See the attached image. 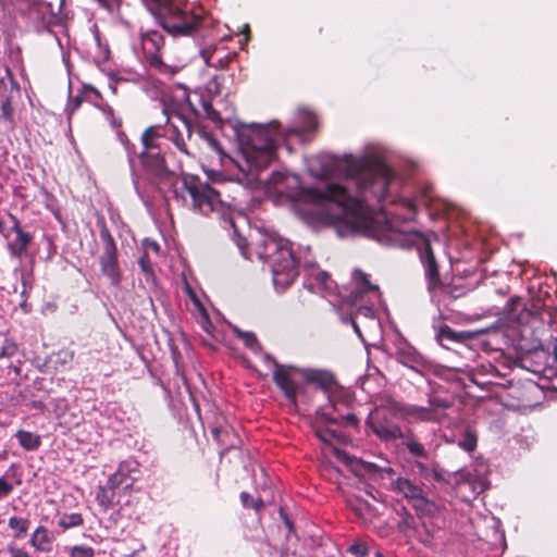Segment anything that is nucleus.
Wrapping results in <instances>:
<instances>
[{
	"label": "nucleus",
	"mask_w": 557,
	"mask_h": 557,
	"mask_svg": "<svg viewBox=\"0 0 557 557\" xmlns=\"http://www.w3.org/2000/svg\"><path fill=\"white\" fill-rule=\"evenodd\" d=\"M346 175L352 180L359 196H351L348 190L335 183L327 184L324 189L305 187L300 198L305 202L322 206L325 202L337 205L347 216V223L357 232L372 236L375 220L369 211L367 201L375 199L379 203L395 202L388 188L395 173L384 162L373 158L350 159L346 165Z\"/></svg>",
	"instance_id": "1"
},
{
	"label": "nucleus",
	"mask_w": 557,
	"mask_h": 557,
	"mask_svg": "<svg viewBox=\"0 0 557 557\" xmlns=\"http://www.w3.org/2000/svg\"><path fill=\"white\" fill-rule=\"evenodd\" d=\"M256 253L259 259L270 263L276 289H286L298 276V261L283 239L268 235L262 236L256 243Z\"/></svg>",
	"instance_id": "2"
},
{
	"label": "nucleus",
	"mask_w": 557,
	"mask_h": 557,
	"mask_svg": "<svg viewBox=\"0 0 557 557\" xmlns=\"http://www.w3.org/2000/svg\"><path fill=\"white\" fill-rule=\"evenodd\" d=\"M394 419L395 418L386 414V411L376 409L369 416L367 424L381 441L391 442L401 440L403 445L408 449L411 456L426 459L429 453L424 445L419 442L413 431L411 429L403 430Z\"/></svg>",
	"instance_id": "3"
},
{
	"label": "nucleus",
	"mask_w": 557,
	"mask_h": 557,
	"mask_svg": "<svg viewBox=\"0 0 557 557\" xmlns=\"http://www.w3.org/2000/svg\"><path fill=\"white\" fill-rule=\"evenodd\" d=\"M240 141L248 148V159L256 168H267L276 157L277 132L272 126L250 125L240 135Z\"/></svg>",
	"instance_id": "4"
},
{
	"label": "nucleus",
	"mask_w": 557,
	"mask_h": 557,
	"mask_svg": "<svg viewBox=\"0 0 557 557\" xmlns=\"http://www.w3.org/2000/svg\"><path fill=\"white\" fill-rule=\"evenodd\" d=\"M182 183L195 211L203 215L216 212L224 216L227 213L231 203L222 199L220 190L194 175L184 174Z\"/></svg>",
	"instance_id": "5"
},
{
	"label": "nucleus",
	"mask_w": 557,
	"mask_h": 557,
	"mask_svg": "<svg viewBox=\"0 0 557 557\" xmlns=\"http://www.w3.org/2000/svg\"><path fill=\"white\" fill-rule=\"evenodd\" d=\"M152 13L161 26L173 36H190L200 26L201 18L181 10L169 0H153Z\"/></svg>",
	"instance_id": "6"
},
{
	"label": "nucleus",
	"mask_w": 557,
	"mask_h": 557,
	"mask_svg": "<svg viewBox=\"0 0 557 557\" xmlns=\"http://www.w3.org/2000/svg\"><path fill=\"white\" fill-rule=\"evenodd\" d=\"M388 490L400 494L416 510L418 516H434L437 507L429 498L423 482H417L408 476L397 475L388 486Z\"/></svg>",
	"instance_id": "7"
},
{
	"label": "nucleus",
	"mask_w": 557,
	"mask_h": 557,
	"mask_svg": "<svg viewBox=\"0 0 557 557\" xmlns=\"http://www.w3.org/2000/svg\"><path fill=\"white\" fill-rule=\"evenodd\" d=\"M99 235L102 242V253L99 257L101 273L110 280L111 284L119 285L122 280V272L117 258L116 243L104 224L101 226Z\"/></svg>",
	"instance_id": "8"
},
{
	"label": "nucleus",
	"mask_w": 557,
	"mask_h": 557,
	"mask_svg": "<svg viewBox=\"0 0 557 557\" xmlns=\"http://www.w3.org/2000/svg\"><path fill=\"white\" fill-rule=\"evenodd\" d=\"M141 46L146 62L150 67L163 75H174L177 67L166 64L160 55V50L164 46L163 35L158 30H148L141 35Z\"/></svg>",
	"instance_id": "9"
},
{
	"label": "nucleus",
	"mask_w": 557,
	"mask_h": 557,
	"mask_svg": "<svg viewBox=\"0 0 557 557\" xmlns=\"http://www.w3.org/2000/svg\"><path fill=\"white\" fill-rule=\"evenodd\" d=\"M138 158L145 175L151 183L160 184L170 181L174 176L161 150H143Z\"/></svg>",
	"instance_id": "10"
},
{
	"label": "nucleus",
	"mask_w": 557,
	"mask_h": 557,
	"mask_svg": "<svg viewBox=\"0 0 557 557\" xmlns=\"http://www.w3.org/2000/svg\"><path fill=\"white\" fill-rule=\"evenodd\" d=\"M265 360L270 361L273 367V382L277 388L283 393L285 398L293 407H297V394L299 384L294 380L292 371L297 370L294 367H288L280 363L271 355H265Z\"/></svg>",
	"instance_id": "11"
},
{
	"label": "nucleus",
	"mask_w": 557,
	"mask_h": 557,
	"mask_svg": "<svg viewBox=\"0 0 557 557\" xmlns=\"http://www.w3.org/2000/svg\"><path fill=\"white\" fill-rule=\"evenodd\" d=\"M419 259L424 270L426 288L429 293H433L444 287V283L440 272V263L435 257L433 248L429 239L423 238L418 248Z\"/></svg>",
	"instance_id": "12"
},
{
	"label": "nucleus",
	"mask_w": 557,
	"mask_h": 557,
	"mask_svg": "<svg viewBox=\"0 0 557 557\" xmlns=\"http://www.w3.org/2000/svg\"><path fill=\"white\" fill-rule=\"evenodd\" d=\"M176 119L180 124L172 122L166 114L165 125H162L163 134H165L164 137H168L182 153L190 156L185 141V135L188 138L191 137V126L181 114H177Z\"/></svg>",
	"instance_id": "13"
},
{
	"label": "nucleus",
	"mask_w": 557,
	"mask_h": 557,
	"mask_svg": "<svg viewBox=\"0 0 557 557\" xmlns=\"http://www.w3.org/2000/svg\"><path fill=\"white\" fill-rule=\"evenodd\" d=\"M557 360V346H554V355L552 356L543 348H536L530 351L523 359L524 367L533 373L544 374L549 376L554 374V369L550 362Z\"/></svg>",
	"instance_id": "14"
},
{
	"label": "nucleus",
	"mask_w": 557,
	"mask_h": 557,
	"mask_svg": "<svg viewBox=\"0 0 557 557\" xmlns=\"http://www.w3.org/2000/svg\"><path fill=\"white\" fill-rule=\"evenodd\" d=\"M200 55L208 66L224 71L228 69L230 63L235 60L237 53L228 51L224 46L212 45L202 48Z\"/></svg>",
	"instance_id": "15"
},
{
	"label": "nucleus",
	"mask_w": 557,
	"mask_h": 557,
	"mask_svg": "<svg viewBox=\"0 0 557 557\" xmlns=\"http://www.w3.org/2000/svg\"><path fill=\"white\" fill-rule=\"evenodd\" d=\"M139 462L135 458H127L119 463L116 471L108 479L112 484L117 486L125 483L127 480L131 482L125 485V490L132 487L133 483L138 479Z\"/></svg>",
	"instance_id": "16"
},
{
	"label": "nucleus",
	"mask_w": 557,
	"mask_h": 557,
	"mask_svg": "<svg viewBox=\"0 0 557 557\" xmlns=\"http://www.w3.org/2000/svg\"><path fill=\"white\" fill-rule=\"evenodd\" d=\"M211 434L221 447V455L228 453L232 449H237L242 445V438L237 432L228 424L213 426Z\"/></svg>",
	"instance_id": "17"
},
{
	"label": "nucleus",
	"mask_w": 557,
	"mask_h": 557,
	"mask_svg": "<svg viewBox=\"0 0 557 557\" xmlns=\"http://www.w3.org/2000/svg\"><path fill=\"white\" fill-rule=\"evenodd\" d=\"M119 486L112 484L108 479L104 485H100L96 493V502L103 511L112 509L115 505L116 493Z\"/></svg>",
	"instance_id": "18"
},
{
	"label": "nucleus",
	"mask_w": 557,
	"mask_h": 557,
	"mask_svg": "<svg viewBox=\"0 0 557 557\" xmlns=\"http://www.w3.org/2000/svg\"><path fill=\"white\" fill-rule=\"evenodd\" d=\"M14 240L8 243V250L11 257L21 259L33 242V235L28 232L20 231L15 233Z\"/></svg>",
	"instance_id": "19"
},
{
	"label": "nucleus",
	"mask_w": 557,
	"mask_h": 557,
	"mask_svg": "<svg viewBox=\"0 0 557 557\" xmlns=\"http://www.w3.org/2000/svg\"><path fill=\"white\" fill-rule=\"evenodd\" d=\"M473 335L470 332H458L453 330L449 325L444 324L440 326L437 333H436V339L442 346H446L445 342L450 343H460L463 344L467 341L471 339Z\"/></svg>",
	"instance_id": "20"
},
{
	"label": "nucleus",
	"mask_w": 557,
	"mask_h": 557,
	"mask_svg": "<svg viewBox=\"0 0 557 557\" xmlns=\"http://www.w3.org/2000/svg\"><path fill=\"white\" fill-rule=\"evenodd\" d=\"M309 383L318 385L323 391H330L336 384L334 375L325 370H307L304 372Z\"/></svg>",
	"instance_id": "21"
},
{
	"label": "nucleus",
	"mask_w": 557,
	"mask_h": 557,
	"mask_svg": "<svg viewBox=\"0 0 557 557\" xmlns=\"http://www.w3.org/2000/svg\"><path fill=\"white\" fill-rule=\"evenodd\" d=\"M163 126L160 124L147 127L141 135L143 150L157 151L160 150L158 140L164 137Z\"/></svg>",
	"instance_id": "22"
},
{
	"label": "nucleus",
	"mask_w": 557,
	"mask_h": 557,
	"mask_svg": "<svg viewBox=\"0 0 557 557\" xmlns=\"http://www.w3.org/2000/svg\"><path fill=\"white\" fill-rule=\"evenodd\" d=\"M52 541L53 539L48 529L44 525H39L32 534L29 544L38 552L48 553L51 550Z\"/></svg>",
	"instance_id": "23"
},
{
	"label": "nucleus",
	"mask_w": 557,
	"mask_h": 557,
	"mask_svg": "<svg viewBox=\"0 0 557 557\" xmlns=\"http://www.w3.org/2000/svg\"><path fill=\"white\" fill-rule=\"evenodd\" d=\"M382 411H386V414L395 419H405L409 417V405L397 401L391 397L385 399L384 405L380 408Z\"/></svg>",
	"instance_id": "24"
},
{
	"label": "nucleus",
	"mask_w": 557,
	"mask_h": 557,
	"mask_svg": "<svg viewBox=\"0 0 557 557\" xmlns=\"http://www.w3.org/2000/svg\"><path fill=\"white\" fill-rule=\"evenodd\" d=\"M16 440L18 441V444L25 449V450H36L41 445V437L38 434H35L29 431L25 430H18L15 434Z\"/></svg>",
	"instance_id": "25"
},
{
	"label": "nucleus",
	"mask_w": 557,
	"mask_h": 557,
	"mask_svg": "<svg viewBox=\"0 0 557 557\" xmlns=\"http://www.w3.org/2000/svg\"><path fill=\"white\" fill-rule=\"evenodd\" d=\"M352 281L358 286L360 294L379 289L376 285L370 282L369 275L359 269L354 271Z\"/></svg>",
	"instance_id": "26"
},
{
	"label": "nucleus",
	"mask_w": 557,
	"mask_h": 557,
	"mask_svg": "<svg viewBox=\"0 0 557 557\" xmlns=\"http://www.w3.org/2000/svg\"><path fill=\"white\" fill-rule=\"evenodd\" d=\"M409 417L419 421L433 422L437 420V414H433L432 408L421 407L417 405H409Z\"/></svg>",
	"instance_id": "27"
},
{
	"label": "nucleus",
	"mask_w": 557,
	"mask_h": 557,
	"mask_svg": "<svg viewBox=\"0 0 557 557\" xmlns=\"http://www.w3.org/2000/svg\"><path fill=\"white\" fill-rule=\"evenodd\" d=\"M9 527L14 531L15 539H22L26 535L29 528V520L20 517H11L9 519Z\"/></svg>",
	"instance_id": "28"
},
{
	"label": "nucleus",
	"mask_w": 557,
	"mask_h": 557,
	"mask_svg": "<svg viewBox=\"0 0 557 557\" xmlns=\"http://www.w3.org/2000/svg\"><path fill=\"white\" fill-rule=\"evenodd\" d=\"M59 527L62 530H69L72 528L81 527L84 524V518L78 512L64 513L58 521Z\"/></svg>",
	"instance_id": "29"
},
{
	"label": "nucleus",
	"mask_w": 557,
	"mask_h": 557,
	"mask_svg": "<svg viewBox=\"0 0 557 557\" xmlns=\"http://www.w3.org/2000/svg\"><path fill=\"white\" fill-rule=\"evenodd\" d=\"M315 436L326 444H332L334 440L341 441L342 436L336 431L331 430L326 426H314Z\"/></svg>",
	"instance_id": "30"
},
{
	"label": "nucleus",
	"mask_w": 557,
	"mask_h": 557,
	"mask_svg": "<svg viewBox=\"0 0 557 557\" xmlns=\"http://www.w3.org/2000/svg\"><path fill=\"white\" fill-rule=\"evenodd\" d=\"M398 515L401 517V520L397 523V528L400 532H407L413 528L414 518L405 506L400 507Z\"/></svg>",
	"instance_id": "31"
},
{
	"label": "nucleus",
	"mask_w": 557,
	"mask_h": 557,
	"mask_svg": "<svg viewBox=\"0 0 557 557\" xmlns=\"http://www.w3.org/2000/svg\"><path fill=\"white\" fill-rule=\"evenodd\" d=\"M323 418L326 422L331 424H343V425H350V426H357L359 423V419L355 413H348L344 416L342 419H338L336 417L331 416L330 413H324Z\"/></svg>",
	"instance_id": "32"
},
{
	"label": "nucleus",
	"mask_w": 557,
	"mask_h": 557,
	"mask_svg": "<svg viewBox=\"0 0 557 557\" xmlns=\"http://www.w3.org/2000/svg\"><path fill=\"white\" fill-rule=\"evenodd\" d=\"M18 350L17 344L8 337L0 341V359L12 358Z\"/></svg>",
	"instance_id": "33"
},
{
	"label": "nucleus",
	"mask_w": 557,
	"mask_h": 557,
	"mask_svg": "<svg viewBox=\"0 0 557 557\" xmlns=\"http://www.w3.org/2000/svg\"><path fill=\"white\" fill-rule=\"evenodd\" d=\"M478 443V437L474 431L467 430L462 436V438L459 441V447L465 449L468 453H472Z\"/></svg>",
	"instance_id": "34"
},
{
	"label": "nucleus",
	"mask_w": 557,
	"mask_h": 557,
	"mask_svg": "<svg viewBox=\"0 0 557 557\" xmlns=\"http://www.w3.org/2000/svg\"><path fill=\"white\" fill-rule=\"evenodd\" d=\"M238 338H240L245 346L251 350L260 349V343L252 332H244L238 329L235 330Z\"/></svg>",
	"instance_id": "35"
},
{
	"label": "nucleus",
	"mask_w": 557,
	"mask_h": 557,
	"mask_svg": "<svg viewBox=\"0 0 557 557\" xmlns=\"http://www.w3.org/2000/svg\"><path fill=\"white\" fill-rule=\"evenodd\" d=\"M138 264L140 267V270L145 274L146 280L153 281L156 277L154 271H153V265H152V262H151L147 251H144V253L139 257Z\"/></svg>",
	"instance_id": "36"
},
{
	"label": "nucleus",
	"mask_w": 557,
	"mask_h": 557,
	"mask_svg": "<svg viewBox=\"0 0 557 557\" xmlns=\"http://www.w3.org/2000/svg\"><path fill=\"white\" fill-rule=\"evenodd\" d=\"M69 557H95V549L91 546L75 545L70 548Z\"/></svg>",
	"instance_id": "37"
},
{
	"label": "nucleus",
	"mask_w": 557,
	"mask_h": 557,
	"mask_svg": "<svg viewBox=\"0 0 557 557\" xmlns=\"http://www.w3.org/2000/svg\"><path fill=\"white\" fill-rule=\"evenodd\" d=\"M522 307H523L522 298L515 296V297H511L507 301L504 311L509 318H517L516 311H518V309L522 308Z\"/></svg>",
	"instance_id": "38"
},
{
	"label": "nucleus",
	"mask_w": 557,
	"mask_h": 557,
	"mask_svg": "<svg viewBox=\"0 0 557 557\" xmlns=\"http://www.w3.org/2000/svg\"><path fill=\"white\" fill-rule=\"evenodd\" d=\"M88 100V96H86V94L84 92V89H82V91L79 94H77L76 96H74L69 104H67V114H69V117H71V115L81 108L82 103L84 101Z\"/></svg>",
	"instance_id": "39"
},
{
	"label": "nucleus",
	"mask_w": 557,
	"mask_h": 557,
	"mask_svg": "<svg viewBox=\"0 0 557 557\" xmlns=\"http://www.w3.org/2000/svg\"><path fill=\"white\" fill-rule=\"evenodd\" d=\"M347 552L356 557H366L369 554L367 544L362 541H355L348 548Z\"/></svg>",
	"instance_id": "40"
},
{
	"label": "nucleus",
	"mask_w": 557,
	"mask_h": 557,
	"mask_svg": "<svg viewBox=\"0 0 557 557\" xmlns=\"http://www.w3.org/2000/svg\"><path fill=\"white\" fill-rule=\"evenodd\" d=\"M0 111H1L0 116L3 117L4 120L10 121V122L13 120V107H12L10 98H5L2 101Z\"/></svg>",
	"instance_id": "41"
},
{
	"label": "nucleus",
	"mask_w": 557,
	"mask_h": 557,
	"mask_svg": "<svg viewBox=\"0 0 557 557\" xmlns=\"http://www.w3.org/2000/svg\"><path fill=\"white\" fill-rule=\"evenodd\" d=\"M227 223L230 224V226L233 228V233H234V239H235V243L236 245L238 246V248L244 252V249L246 248L247 246V240L244 236H242L238 232H237V228L235 226V223L234 221L230 218Z\"/></svg>",
	"instance_id": "42"
},
{
	"label": "nucleus",
	"mask_w": 557,
	"mask_h": 557,
	"mask_svg": "<svg viewBox=\"0 0 557 557\" xmlns=\"http://www.w3.org/2000/svg\"><path fill=\"white\" fill-rule=\"evenodd\" d=\"M449 407V404L440 397H431L429 399V408H432L433 414H436L437 409H446Z\"/></svg>",
	"instance_id": "43"
},
{
	"label": "nucleus",
	"mask_w": 557,
	"mask_h": 557,
	"mask_svg": "<svg viewBox=\"0 0 557 557\" xmlns=\"http://www.w3.org/2000/svg\"><path fill=\"white\" fill-rule=\"evenodd\" d=\"M318 128V120L313 114H307L304 122V132L312 133Z\"/></svg>",
	"instance_id": "44"
},
{
	"label": "nucleus",
	"mask_w": 557,
	"mask_h": 557,
	"mask_svg": "<svg viewBox=\"0 0 557 557\" xmlns=\"http://www.w3.org/2000/svg\"><path fill=\"white\" fill-rule=\"evenodd\" d=\"M7 550L10 554V557H32L25 548L17 547L13 544H9Z\"/></svg>",
	"instance_id": "45"
},
{
	"label": "nucleus",
	"mask_w": 557,
	"mask_h": 557,
	"mask_svg": "<svg viewBox=\"0 0 557 557\" xmlns=\"http://www.w3.org/2000/svg\"><path fill=\"white\" fill-rule=\"evenodd\" d=\"M99 4L108 10L109 12H114L120 9L121 0H97Z\"/></svg>",
	"instance_id": "46"
},
{
	"label": "nucleus",
	"mask_w": 557,
	"mask_h": 557,
	"mask_svg": "<svg viewBox=\"0 0 557 557\" xmlns=\"http://www.w3.org/2000/svg\"><path fill=\"white\" fill-rule=\"evenodd\" d=\"M13 492V485L5 481L3 476L0 478V498L8 497Z\"/></svg>",
	"instance_id": "47"
},
{
	"label": "nucleus",
	"mask_w": 557,
	"mask_h": 557,
	"mask_svg": "<svg viewBox=\"0 0 557 557\" xmlns=\"http://www.w3.org/2000/svg\"><path fill=\"white\" fill-rule=\"evenodd\" d=\"M21 282L23 285L22 294L24 295L28 289H32L33 287V275L30 273L22 272Z\"/></svg>",
	"instance_id": "48"
},
{
	"label": "nucleus",
	"mask_w": 557,
	"mask_h": 557,
	"mask_svg": "<svg viewBox=\"0 0 557 557\" xmlns=\"http://www.w3.org/2000/svg\"><path fill=\"white\" fill-rule=\"evenodd\" d=\"M441 289L451 299H457L461 296V290L458 287H451L444 284V287Z\"/></svg>",
	"instance_id": "49"
},
{
	"label": "nucleus",
	"mask_w": 557,
	"mask_h": 557,
	"mask_svg": "<svg viewBox=\"0 0 557 557\" xmlns=\"http://www.w3.org/2000/svg\"><path fill=\"white\" fill-rule=\"evenodd\" d=\"M334 454L339 460L344 461L347 465H351L352 458L345 450L334 448Z\"/></svg>",
	"instance_id": "50"
},
{
	"label": "nucleus",
	"mask_w": 557,
	"mask_h": 557,
	"mask_svg": "<svg viewBox=\"0 0 557 557\" xmlns=\"http://www.w3.org/2000/svg\"><path fill=\"white\" fill-rule=\"evenodd\" d=\"M222 77L221 76H214L210 83H209V89L211 91H214L215 94L220 95L222 92V89H221V85H220V79Z\"/></svg>",
	"instance_id": "51"
},
{
	"label": "nucleus",
	"mask_w": 557,
	"mask_h": 557,
	"mask_svg": "<svg viewBox=\"0 0 557 557\" xmlns=\"http://www.w3.org/2000/svg\"><path fill=\"white\" fill-rule=\"evenodd\" d=\"M380 474H381L382 478L387 476L389 479V483L394 479H396V471L393 468H391V467L381 468Z\"/></svg>",
	"instance_id": "52"
},
{
	"label": "nucleus",
	"mask_w": 557,
	"mask_h": 557,
	"mask_svg": "<svg viewBox=\"0 0 557 557\" xmlns=\"http://www.w3.org/2000/svg\"><path fill=\"white\" fill-rule=\"evenodd\" d=\"M208 144L212 150H214L220 156L223 154V150L221 148L220 143L212 136H208Z\"/></svg>",
	"instance_id": "53"
},
{
	"label": "nucleus",
	"mask_w": 557,
	"mask_h": 557,
	"mask_svg": "<svg viewBox=\"0 0 557 557\" xmlns=\"http://www.w3.org/2000/svg\"><path fill=\"white\" fill-rule=\"evenodd\" d=\"M144 247H145V251H147L148 249H151L156 253H159V251H160V246L154 240L145 239L144 240Z\"/></svg>",
	"instance_id": "54"
},
{
	"label": "nucleus",
	"mask_w": 557,
	"mask_h": 557,
	"mask_svg": "<svg viewBox=\"0 0 557 557\" xmlns=\"http://www.w3.org/2000/svg\"><path fill=\"white\" fill-rule=\"evenodd\" d=\"M83 89H84V92L86 94V96H88V94H92L96 99L102 98L101 92L97 88L92 87L91 85H84Z\"/></svg>",
	"instance_id": "55"
},
{
	"label": "nucleus",
	"mask_w": 557,
	"mask_h": 557,
	"mask_svg": "<svg viewBox=\"0 0 557 557\" xmlns=\"http://www.w3.org/2000/svg\"><path fill=\"white\" fill-rule=\"evenodd\" d=\"M253 497L247 493V492H242L240 493V502H242V505L245 507V508H251V499Z\"/></svg>",
	"instance_id": "56"
},
{
	"label": "nucleus",
	"mask_w": 557,
	"mask_h": 557,
	"mask_svg": "<svg viewBox=\"0 0 557 557\" xmlns=\"http://www.w3.org/2000/svg\"><path fill=\"white\" fill-rule=\"evenodd\" d=\"M9 218L12 221V232L16 233L23 231L20 220L12 213H9Z\"/></svg>",
	"instance_id": "57"
},
{
	"label": "nucleus",
	"mask_w": 557,
	"mask_h": 557,
	"mask_svg": "<svg viewBox=\"0 0 557 557\" xmlns=\"http://www.w3.org/2000/svg\"><path fill=\"white\" fill-rule=\"evenodd\" d=\"M9 218L12 221V232L16 233L23 231L20 220L12 213H9Z\"/></svg>",
	"instance_id": "58"
},
{
	"label": "nucleus",
	"mask_w": 557,
	"mask_h": 557,
	"mask_svg": "<svg viewBox=\"0 0 557 557\" xmlns=\"http://www.w3.org/2000/svg\"><path fill=\"white\" fill-rule=\"evenodd\" d=\"M263 507L264 503L261 498L251 499V508H253L256 512H259Z\"/></svg>",
	"instance_id": "59"
},
{
	"label": "nucleus",
	"mask_w": 557,
	"mask_h": 557,
	"mask_svg": "<svg viewBox=\"0 0 557 557\" xmlns=\"http://www.w3.org/2000/svg\"><path fill=\"white\" fill-rule=\"evenodd\" d=\"M280 516L282 517V519H283L285 525L288 528V530L292 531L294 528L293 522L289 520V518L287 517V515L283 508L280 509Z\"/></svg>",
	"instance_id": "60"
},
{
	"label": "nucleus",
	"mask_w": 557,
	"mask_h": 557,
	"mask_svg": "<svg viewBox=\"0 0 557 557\" xmlns=\"http://www.w3.org/2000/svg\"><path fill=\"white\" fill-rule=\"evenodd\" d=\"M364 469L368 473H380L381 468L374 463H366Z\"/></svg>",
	"instance_id": "61"
},
{
	"label": "nucleus",
	"mask_w": 557,
	"mask_h": 557,
	"mask_svg": "<svg viewBox=\"0 0 557 557\" xmlns=\"http://www.w3.org/2000/svg\"><path fill=\"white\" fill-rule=\"evenodd\" d=\"M189 292H190L194 302H195L196 307L199 309V311L203 314H207L206 308L203 307L201 301L195 296V294L191 290H189Z\"/></svg>",
	"instance_id": "62"
},
{
	"label": "nucleus",
	"mask_w": 557,
	"mask_h": 557,
	"mask_svg": "<svg viewBox=\"0 0 557 557\" xmlns=\"http://www.w3.org/2000/svg\"><path fill=\"white\" fill-rule=\"evenodd\" d=\"M10 84H11V88H12V89H16V90H18V89H20V85H18V83L16 82L15 77H13V78H11V79H10Z\"/></svg>",
	"instance_id": "63"
},
{
	"label": "nucleus",
	"mask_w": 557,
	"mask_h": 557,
	"mask_svg": "<svg viewBox=\"0 0 557 557\" xmlns=\"http://www.w3.org/2000/svg\"><path fill=\"white\" fill-rule=\"evenodd\" d=\"M416 467L421 471V472H424L426 471V466L420 461H417L416 462Z\"/></svg>",
	"instance_id": "64"
}]
</instances>
